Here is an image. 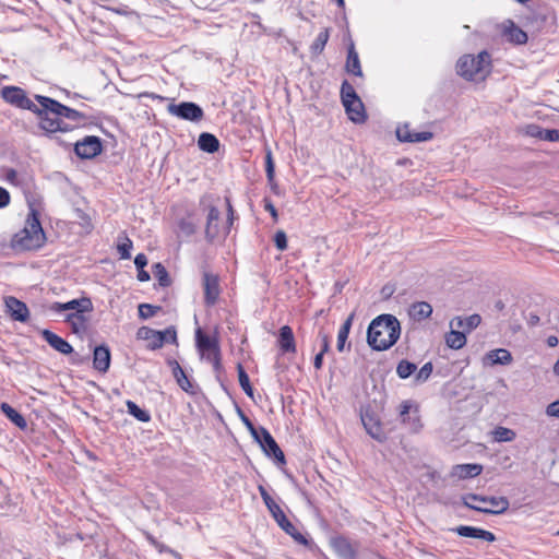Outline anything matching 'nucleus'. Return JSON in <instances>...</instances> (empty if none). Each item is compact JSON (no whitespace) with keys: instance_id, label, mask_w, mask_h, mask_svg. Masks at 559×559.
Returning a JSON list of instances; mask_svg holds the SVG:
<instances>
[{"instance_id":"nucleus-39","label":"nucleus","mask_w":559,"mask_h":559,"mask_svg":"<svg viewBox=\"0 0 559 559\" xmlns=\"http://www.w3.org/2000/svg\"><path fill=\"white\" fill-rule=\"evenodd\" d=\"M126 405L129 414L135 417L138 420L142 423H148L151 420V415L146 411L139 407L134 402L127 401Z\"/></svg>"},{"instance_id":"nucleus-64","label":"nucleus","mask_w":559,"mask_h":559,"mask_svg":"<svg viewBox=\"0 0 559 559\" xmlns=\"http://www.w3.org/2000/svg\"><path fill=\"white\" fill-rule=\"evenodd\" d=\"M554 372L555 374L559 376V359L556 361L554 366Z\"/></svg>"},{"instance_id":"nucleus-31","label":"nucleus","mask_w":559,"mask_h":559,"mask_svg":"<svg viewBox=\"0 0 559 559\" xmlns=\"http://www.w3.org/2000/svg\"><path fill=\"white\" fill-rule=\"evenodd\" d=\"M198 145L203 152L215 153L219 148V141L215 135L204 132L200 134Z\"/></svg>"},{"instance_id":"nucleus-10","label":"nucleus","mask_w":559,"mask_h":559,"mask_svg":"<svg viewBox=\"0 0 559 559\" xmlns=\"http://www.w3.org/2000/svg\"><path fill=\"white\" fill-rule=\"evenodd\" d=\"M202 287L204 305L206 307L215 306L222 294L219 276L210 271H204L202 274Z\"/></svg>"},{"instance_id":"nucleus-3","label":"nucleus","mask_w":559,"mask_h":559,"mask_svg":"<svg viewBox=\"0 0 559 559\" xmlns=\"http://www.w3.org/2000/svg\"><path fill=\"white\" fill-rule=\"evenodd\" d=\"M46 236L41 227L39 216L32 211L26 218L24 228L11 239V247L19 251H31L44 246Z\"/></svg>"},{"instance_id":"nucleus-58","label":"nucleus","mask_w":559,"mask_h":559,"mask_svg":"<svg viewBox=\"0 0 559 559\" xmlns=\"http://www.w3.org/2000/svg\"><path fill=\"white\" fill-rule=\"evenodd\" d=\"M139 96L140 97L151 98L153 100H159V102L166 100V97H164L162 95H158V94H155V93H152V92H143Z\"/></svg>"},{"instance_id":"nucleus-14","label":"nucleus","mask_w":559,"mask_h":559,"mask_svg":"<svg viewBox=\"0 0 559 559\" xmlns=\"http://www.w3.org/2000/svg\"><path fill=\"white\" fill-rule=\"evenodd\" d=\"M49 309L53 312H62L67 310H73L72 313H85L93 310V304L91 298L82 297L80 299H72L68 302H52Z\"/></svg>"},{"instance_id":"nucleus-4","label":"nucleus","mask_w":559,"mask_h":559,"mask_svg":"<svg viewBox=\"0 0 559 559\" xmlns=\"http://www.w3.org/2000/svg\"><path fill=\"white\" fill-rule=\"evenodd\" d=\"M62 107L69 111L58 109V112H50L47 110L46 118L53 122L50 128L43 127L44 116H36L38 118L39 128L46 133H56V132H70L75 128L85 124L87 117L85 114L70 108L62 104Z\"/></svg>"},{"instance_id":"nucleus-30","label":"nucleus","mask_w":559,"mask_h":559,"mask_svg":"<svg viewBox=\"0 0 559 559\" xmlns=\"http://www.w3.org/2000/svg\"><path fill=\"white\" fill-rule=\"evenodd\" d=\"M481 322V318L479 314L474 313L466 319H462L461 317H456L450 323L451 326L454 324L456 328L462 329L465 333H469L474 329H476Z\"/></svg>"},{"instance_id":"nucleus-22","label":"nucleus","mask_w":559,"mask_h":559,"mask_svg":"<svg viewBox=\"0 0 559 559\" xmlns=\"http://www.w3.org/2000/svg\"><path fill=\"white\" fill-rule=\"evenodd\" d=\"M93 366L100 372H106L110 366V350L105 345L96 346L93 354Z\"/></svg>"},{"instance_id":"nucleus-6","label":"nucleus","mask_w":559,"mask_h":559,"mask_svg":"<svg viewBox=\"0 0 559 559\" xmlns=\"http://www.w3.org/2000/svg\"><path fill=\"white\" fill-rule=\"evenodd\" d=\"M465 507L491 514H501L509 509V500L506 497H486L476 493H467L463 497Z\"/></svg>"},{"instance_id":"nucleus-35","label":"nucleus","mask_w":559,"mask_h":559,"mask_svg":"<svg viewBox=\"0 0 559 559\" xmlns=\"http://www.w3.org/2000/svg\"><path fill=\"white\" fill-rule=\"evenodd\" d=\"M2 413L19 428L26 427V420L16 409H14L8 403H2L0 406Z\"/></svg>"},{"instance_id":"nucleus-33","label":"nucleus","mask_w":559,"mask_h":559,"mask_svg":"<svg viewBox=\"0 0 559 559\" xmlns=\"http://www.w3.org/2000/svg\"><path fill=\"white\" fill-rule=\"evenodd\" d=\"M329 38H330V28L325 27L318 34V36L316 37L313 43L310 45L311 55L320 56L323 52L325 45L329 41Z\"/></svg>"},{"instance_id":"nucleus-51","label":"nucleus","mask_w":559,"mask_h":559,"mask_svg":"<svg viewBox=\"0 0 559 559\" xmlns=\"http://www.w3.org/2000/svg\"><path fill=\"white\" fill-rule=\"evenodd\" d=\"M265 170H266V176H267V179L269 180H273L274 178V163H273V158H272V153L269 151L267 154H266V157H265Z\"/></svg>"},{"instance_id":"nucleus-57","label":"nucleus","mask_w":559,"mask_h":559,"mask_svg":"<svg viewBox=\"0 0 559 559\" xmlns=\"http://www.w3.org/2000/svg\"><path fill=\"white\" fill-rule=\"evenodd\" d=\"M543 139L547 140V141H558L559 140V131L558 130H546Z\"/></svg>"},{"instance_id":"nucleus-44","label":"nucleus","mask_w":559,"mask_h":559,"mask_svg":"<svg viewBox=\"0 0 559 559\" xmlns=\"http://www.w3.org/2000/svg\"><path fill=\"white\" fill-rule=\"evenodd\" d=\"M162 310L159 306H153L151 304L139 305V317L142 319H148L154 317L158 311Z\"/></svg>"},{"instance_id":"nucleus-49","label":"nucleus","mask_w":559,"mask_h":559,"mask_svg":"<svg viewBox=\"0 0 559 559\" xmlns=\"http://www.w3.org/2000/svg\"><path fill=\"white\" fill-rule=\"evenodd\" d=\"M432 364L429 361V362H426L420 369L419 371L416 373V380L417 381H426L432 373Z\"/></svg>"},{"instance_id":"nucleus-40","label":"nucleus","mask_w":559,"mask_h":559,"mask_svg":"<svg viewBox=\"0 0 559 559\" xmlns=\"http://www.w3.org/2000/svg\"><path fill=\"white\" fill-rule=\"evenodd\" d=\"M283 531L289 535L297 544L305 547L311 546L310 540L305 535H302L293 523L286 526V528Z\"/></svg>"},{"instance_id":"nucleus-18","label":"nucleus","mask_w":559,"mask_h":559,"mask_svg":"<svg viewBox=\"0 0 559 559\" xmlns=\"http://www.w3.org/2000/svg\"><path fill=\"white\" fill-rule=\"evenodd\" d=\"M277 343L283 354H296L295 336L289 325H283L280 329Z\"/></svg>"},{"instance_id":"nucleus-5","label":"nucleus","mask_w":559,"mask_h":559,"mask_svg":"<svg viewBox=\"0 0 559 559\" xmlns=\"http://www.w3.org/2000/svg\"><path fill=\"white\" fill-rule=\"evenodd\" d=\"M456 72L468 81H484L491 72V57L488 51L477 56L464 55L456 62Z\"/></svg>"},{"instance_id":"nucleus-16","label":"nucleus","mask_w":559,"mask_h":559,"mask_svg":"<svg viewBox=\"0 0 559 559\" xmlns=\"http://www.w3.org/2000/svg\"><path fill=\"white\" fill-rule=\"evenodd\" d=\"M396 136L401 142H426L433 138V133L430 131H415L411 128V124L405 123L397 127Z\"/></svg>"},{"instance_id":"nucleus-62","label":"nucleus","mask_w":559,"mask_h":559,"mask_svg":"<svg viewBox=\"0 0 559 559\" xmlns=\"http://www.w3.org/2000/svg\"><path fill=\"white\" fill-rule=\"evenodd\" d=\"M547 345L549 347H556L558 345V337L555 335H550L547 338Z\"/></svg>"},{"instance_id":"nucleus-12","label":"nucleus","mask_w":559,"mask_h":559,"mask_svg":"<svg viewBox=\"0 0 559 559\" xmlns=\"http://www.w3.org/2000/svg\"><path fill=\"white\" fill-rule=\"evenodd\" d=\"M254 439L267 456L273 457L281 464L285 463L284 452L266 428L260 427L258 438Z\"/></svg>"},{"instance_id":"nucleus-28","label":"nucleus","mask_w":559,"mask_h":559,"mask_svg":"<svg viewBox=\"0 0 559 559\" xmlns=\"http://www.w3.org/2000/svg\"><path fill=\"white\" fill-rule=\"evenodd\" d=\"M481 472L483 466L480 464H459L453 467V475L462 479L476 477Z\"/></svg>"},{"instance_id":"nucleus-53","label":"nucleus","mask_w":559,"mask_h":559,"mask_svg":"<svg viewBox=\"0 0 559 559\" xmlns=\"http://www.w3.org/2000/svg\"><path fill=\"white\" fill-rule=\"evenodd\" d=\"M546 414L550 417L559 418V400L550 403L547 406Z\"/></svg>"},{"instance_id":"nucleus-55","label":"nucleus","mask_w":559,"mask_h":559,"mask_svg":"<svg viewBox=\"0 0 559 559\" xmlns=\"http://www.w3.org/2000/svg\"><path fill=\"white\" fill-rule=\"evenodd\" d=\"M10 193L0 187V209L5 207L10 203Z\"/></svg>"},{"instance_id":"nucleus-25","label":"nucleus","mask_w":559,"mask_h":559,"mask_svg":"<svg viewBox=\"0 0 559 559\" xmlns=\"http://www.w3.org/2000/svg\"><path fill=\"white\" fill-rule=\"evenodd\" d=\"M169 365L173 368V374L178 383V385L187 393L194 394V388L185 370L180 367L178 361H170Z\"/></svg>"},{"instance_id":"nucleus-50","label":"nucleus","mask_w":559,"mask_h":559,"mask_svg":"<svg viewBox=\"0 0 559 559\" xmlns=\"http://www.w3.org/2000/svg\"><path fill=\"white\" fill-rule=\"evenodd\" d=\"M263 207L266 212L271 214L273 222L276 223L278 221V212L275 205L273 204L272 200L269 198H264Z\"/></svg>"},{"instance_id":"nucleus-1","label":"nucleus","mask_w":559,"mask_h":559,"mask_svg":"<svg viewBox=\"0 0 559 559\" xmlns=\"http://www.w3.org/2000/svg\"><path fill=\"white\" fill-rule=\"evenodd\" d=\"M0 96L5 103L16 108L29 110L36 116H44V121L41 122L44 128H50L53 124V122L46 118L47 110L50 112H58V109L64 110L61 103L44 95H35V100L38 103L35 104L20 86H3L0 90ZM66 111L68 110L66 109Z\"/></svg>"},{"instance_id":"nucleus-27","label":"nucleus","mask_w":559,"mask_h":559,"mask_svg":"<svg viewBox=\"0 0 559 559\" xmlns=\"http://www.w3.org/2000/svg\"><path fill=\"white\" fill-rule=\"evenodd\" d=\"M362 424L367 430V432L376 440L383 441L384 440V433L381 427V424L378 419H376L371 415H365L362 416Z\"/></svg>"},{"instance_id":"nucleus-15","label":"nucleus","mask_w":559,"mask_h":559,"mask_svg":"<svg viewBox=\"0 0 559 559\" xmlns=\"http://www.w3.org/2000/svg\"><path fill=\"white\" fill-rule=\"evenodd\" d=\"M74 151L81 158H93L100 154L102 142L97 136H85L82 141L75 143Z\"/></svg>"},{"instance_id":"nucleus-24","label":"nucleus","mask_w":559,"mask_h":559,"mask_svg":"<svg viewBox=\"0 0 559 559\" xmlns=\"http://www.w3.org/2000/svg\"><path fill=\"white\" fill-rule=\"evenodd\" d=\"M221 213L217 207L210 206L207 219H206V226H205V236L209 240L215 239L219 235V228H218V219H219Z\"/></svg>"},{"instance_id":"nucleus-7","label":"nucleus","mask_w":559,"mask_h":559,"mask_svg":"<svg viewBox=\"0 0 559 559\" xmlns=\"http://www.w3.org/2000/svg\"><path fill=\"white\" fill-rule=\"evenodd\" d=\"M341 99L348 118L356 123H362L367 119L365 106L357 95L354 86L346 80L341 86Z\"/></svg>"},{"instance_id":"nucleus-45","label":"nucleus","mask_w":559,"mask_h":559,"mask_svg":"<svg viewBox=\"0 0 559 559\" xmlns=\"http://www.w3.org/2000/svg\"><path fill=\"white\" fill-rule=\"evenodd\" d=\"M274 245L280 251H285L288 247L286 233L282 229L274 235Z\"/></svg>"},{"instance_id":"nucleus-32","label":"nucleus","mask_w":559,"mask_h":559,"mask_svg":"<svg viewBox=\"0 0 559 559\" xmlns=\"http://www.w3.org/2000/svg\"><path fill=\"white\" fill-rule=\"evenodd\" d=\"M64 321L70 324L73 333H83L87 329V319L84 313H68Z\"/></svg>"},{"instance_id":"nucleus-19","label":"nucleus","mask_w":559,"mask_h":559,"mask_svg":"<svg viewBox=\"0 0 559 559\" xmlns=\"http://www.w3.org/2000/svg\"><path fill=\"white\" fill-rule=\"evenodd\" d=\"M43 338L57 352L69 355L73 352L72 345L61 336L51 332L50 330H43L40 332Z\"/></svg>"},{"instance_id":"nucleus-11","label":"nucleus","mask_w":559,"mask_h":559,"mask_svg":"<svg viewBox=\"0 0 559 559\" xmlns=\"http://www.w3.org/2000/svg\"><path fill=\"white\" fill-rule=\"evenodd\" d=\"M167 110L170 115L188 121H200L204 117L203 109L192 102H182L178 105L169 104Z\"/></svg>"},{"instance_id":"nucleus-17","label":"nucleus","mask_w":559,"mask_h":559,"mask_svg":"<svg viewBox=\"0 0 559 559\" xmlns=\"http://www.w3.org/2000/svg\"><path fill=\"white\" fill-rule=\"evenodd\" d=\"M8 313L14 321L26 322L29 318V310L25 302L9 296L4 299Z\"/></svg>"},{"instance_id":"nucleus-21","label":"nucleus","mask_w":559,"mask_h":559,"mask_svg":"<svg viewBox=\"0 0 559 559\" xmlns=\"http://www.w3.org/2000/svg\"><path fill=\"white\" fill-rule=\"evenodd\" d=\"M345 70L348 74L362 78V70L358 52L355 49L353 41L349 43L347 48V57L345 62Z\"/></svg>"},{"instance_id":"nucleus-20","label":"nucleus","mask_w":559,"mask_h":559,"mask_svg":"<svg viewBox=\"0 0 559 559\" xmlns=\"http://www.w3.org/2000/svg\"><path fill=\"white\" fill-rule=\"evenodd\" d=\"M460 536L484 539L488 543L496 540V536L490 531H486L479 527L461 525L454 530Z\"/></svg>"},{"instance_id":"nucleus-2","label":"nucleus","mask_w":559,"mask_h":559,"mask_svg":"<svg viewBox=\"0 0 559 559\" xmlns=\"http://www.w3.org/2000/svg\"><path fill=\"white\" fill-rule=\"evenodd\" d=\"M400 334V321L392 314H381L369 324L367 342L374 350H385L397 342Z\"/></svg>"},{"instance_id":"nucleus-54","label":"nucleus","mask_w":559,"mask_h":559,"mask_svg":"<svg viewBox=\"0 0 559 559\" xmlns=\"http://www.w3.org/2000/svg\"><path fill=\"white\" fill-rule=\"evenodd\" d=\"M412 405L408 401H404L400 406V417L403 423H406V416L409 413Z\"/></svg>"},{"instance_id":"nucleus-23","label":"nucleus","mask_w":559,"mask_h":559,"mask_svg":"<svg viewBox=\"0 0 559 559\" xmlns=\"http://www.w3.org/2000/svg\"><path fill=\"white\" fill-rule=\"evenodd\" d=\"M512 361L511 353L506 348H497L488 352L484 357V364L493 365H509Z\"/></svg>"},{"instance_id":"nucleus-61","label":"nucleus","mask_w":559,"mask_h":559,"mask_svg":"<svg viewBox=\"0 0 559 559\" xmlns=\"http://www.w3.org/2000/svg\"><path fill=\"white\" fill-rule=\"evenodd\" d=\"M138 280L140 282H146L150 280V274L146 271H144L143 269L139 270Z\"/></svg>"},{"instance_id":"nucleus-52","label":"nucleus","mask_w":559,"mask_h":559,"mask_svg":"<svg viewBox=\"0 0 559 559\" xmlns=\"http://www.w3.org/2000/svg\"><path fill=\"white\" fill-rule=\"evenodd\" d=\"M319 338L321 341V349L320 353L325 354L330 350V337L323 331L319 332Z\"/></svg>"},{"instance_id":"nucleus-63","label":"nucleus","mask_w":559,"mask_h":559,"mask_svg":"<svg viewBox=\"0 0 559 559\" xmlns=\"http://www.w3.org/2000/svg\"><path fill=\"white\" fill-rule=\"evenodd\" d=\"M527 323L531 326H534V325L538 324L539 323V317L537 314H531L528 320H527Z\"/></svg>"},{"instance_id":"nucleus-34","label":"nucleus","mask_w":559,"mask_h":559,"mask_svg":"<svg viewBox=\"0 0 559 559\" xmlns=\"http://www.w3.org/2000/svg\"><path fill=\"white\" fill-rule=\"evenodd\" d=\"M445 344L452 349H461L466 344L465 332L451 330L445 334Z\"/></svg>"},{"instance_id":"nucleus-9","label":"nucleus","mask_w":559,"mask_h":559,"mask_svg":"<svg viewBox=\"0 0 559 559\" xmlns=\"http://www.w3.org/2000/svg\"><path fill=\"white\" fill-rule=\"evenodd\" d=\"M136 338L146 341V347L151 350H156L162 348L165 343H175L177 341V333L174 328L156 331L148 326H141L136 331Z\"/></svg>"},{"instance_id":"nucleus-13","label":"nucleus","mask_w":559,"mask_h":559,"mask_svg":"<svg viewBox=\"0 0 559 559\" xmlns=\"http://www.w3.org/2000/svg\"><path fill=\"white\" fill-rule=\"evenodd\" d=\"M499 33L508 43L520 46L528 40L526 32L518 26L512 20H504L498 25Z\"/></svg>"},{"instance_id":"nucleus-41","label":"nucleus","mask_w":559,"mask_h":559,"mask_svg":"<svg viewBox=\"0 0 559 559\" xmlns=\"http://www.w3.org/2000/svg\"><path fill=\"white\" fill-rule=\"evenodd\" d=\"M154 275L156 280L158 281V284L162 287H168L171 284L170 276L166 270V267L162 263H156L154 265Z\"/></svg>"},{"instance_id":"nucleus-42","label":"nucleus","mask_w":559,"mask_h":559,"mask_svg":"<svg viewBox=\"0 0 559 559\" xmlns=\"http://www.w3.org/2000/svg\"><path fill=\"white\" fill-rule=\"evenodd\" d=\"M417 367L415 364L408 360H401L396 367V373L400 378L406 379L416 371Z\"/></svg>"},{"instance_id":"nucleus-37","label":"nucleus","mask_w":559,"mask_h":559,"mask_svg":"<svg viewBox=\"0 0 559 559\" xmlns=\"http://www.w3.org/2000/svg\"><path fill=\"white\" fill-rule=\"evenodd\" d=\"M237 371H238V381H239L241 389L250 399H253V388L250 383L249 376L246 372V370L241 364H238Z\"/></svg>"},{"instance_id":"nucleus-46","label":"nucleus","mask_w":559,"mask_h":559,"mask_svg":"<svg viewBox=\"0 0 559 559\" xmlns=\"http://www.w3.org/2000/svg\"><path fill=\"white\" fill-rule=\"evenodd\" d=\"M238 415L242 421V424L246 426V428L250 431L251 436L253 438H258L259 429H257L253 425V423L250 420V418L240 409L238 408Z\"/></svg>"},{"instance_id":"nucleus-56","label":"nucleus","mask_w":559,"mask_h":559,"mask_svg":"<svg viewBox=\"0 0 559 559\" xmlns=\"http://www.w3.org/2000/svg\"><path fill=\"white\" fill-rule=\"evenodd\" d=\"M134 264L139 270H142L147 264V258L144 253L136 254Z\"/></svg>"},{"instance_id":"nucleus-43","label":"nucleus","mask_w":559,"mask_h":559,"mask_svg":"<svg viewBox=\"0 0 559 559\" xmlns=\"http://www.w3.org/2000/svg\"><path fill=\"white\" fill-rule=\"evenodd\" d=\"M133 247L132 240L124 234L123 241L118 242L117 251L120 255V259L127 260L131 257V249Z\"/></svg>"},{"instance_id":"nucleus-48","label":"nucleus","mask_w":559,"mask_h":559,"mask_svg":"<svg viewBox=\"0 0 559 559\" xmlns=\"http://www.w3.org/2000/svg\"><path fill=\"white\" fill-rule=\"evenodd\" d=\"M225 201H226V207H227V226L225 228V234L227 235L230 231V228L234 224V221L236 219V216H235V211H234L230 199L226 198Z\"/></svg>"},{"instance_id":"nucleus-60","label":"nucleus","mask_w":559,"mask_h":559,"mask_svg":"<svg viewBox=\"0 0 559 559\" xmlns=\"http://www.w3.org/2000/svg\"><path fill=\"white\" fill-rule=\"evenodd\" d=\"M276 523L282 530L286 528V526L292 524V522L288 520L286 515L281 516V520H278Z\"/></svg>"},{"instance_id":"nucleus-26","label":"nucleus","mask_w":559,"mask_h":559,"mask_svg":"<svg viewBox=\"0 0 559 559\" xmlns=\"http://www.w3.org/2000/svg\"><path fill=\"white\" fill-rule=\"evenodd\" d=\"M258 489H259V492L261 495V498L263 499V502H264L265 507L267 508L269 512L271 513V515H272V518L274 519L275 522L281 520V516L286 515L285 512L280 507V504H277L274 501V499L270 496L267 490L262 485H260L258 487Z\"/></svg>"},{"instance_id":"nucleus-29","label":"nucleus","mask_w":559,"mask_h":559,"mask_svg":"<svg viewBox=\"0 0 559 559\" xmlns=\"http://www.w3.org/2000/svg\"><path fill=\"white\" fill-rule=\"evenodd\" d=\"M432 313V307L426 301L414 302L409 308V317L416 321H423Z\"/></svg>"},{"instance_id":"nucleus-47","label":"nucleus","mask_w":559,"mask_h":559,"mask_svg":"<svg viewBox=\"0 0 559 559\" xmlns=\"http://www.w3.org/2000/svg\"><path fill=\"white\" fill-rule=\"evenodd\" d=\"M1 177L7 180L9 183L11 185H17L19 183V180H17V173L15 169L13 168H9V167H3L1 168Z\"/></svg>"},{"instance_id":"nucleus-59","label":"nucleus","mask_w":559,"mask_h":559,"mask_svg":"<svg viewBox=\"0 0 559 559\" xmlns=\"http://www.w3.org/2000/svg\"><path fill=\"white\" fill-rule=\"evenodd\" d=\"M323 356L324 354L319 352L313 359V366L317 370H320L323 366Z\"/></svg>"},{"instance_id":"nucleus-8","label":"nucleus","mask_w":559,"mask_h":559,"mask_svg":"<svg viewBox=\"0 0 559 559\" xmlns=\"http://www.w3.org/2000/svg\"><path fill=\"white\" fill-rule=\"evenodd\" d=\"M197 348L202 358L211 362L214 369L221 368V348L216 337H211L201 329L195 331Z\"/></svg>"},{"instance_id":"nucleus-38","label":"nucleus","mask_w":559,"mask_h":559,"mask_svg":"<svg viewBox=\"0 0 559 559\" xmlns=\"http://www.w3.org/2000/svg\"><path fill=\"white\" fill-rule=\"evenodd\" d=\"M493 439L497 442H510L516 437L515 432L507 427L499 426L492 431Z\"/></svg>"},{"instance_id":"nucleus-36","label":"nucleus","mask_w":559,"mask_h":559,"mask_svg":"<svg viewBox=\"0 0 559 559\" xmlns=\"http://www.w3.org/2000/svg\"><path fill=\"white\" fill-rule=\"evenodd\" d=\"M354 313H352L342 324L337 334V350L343 352L346 340L348 338L349 331L352 328Z\"/></svg>"}]
</instances>
